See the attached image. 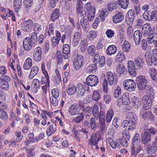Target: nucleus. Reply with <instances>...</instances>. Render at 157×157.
<instances>
[{
  "instance_id": "nucleus-8",
  "label": "nucleus",
  "mask_w": 157,
  "mask_h": 157,
  "mask_svg": "<svg viewBox=\"0 0 157 157\" xmlns=\"http://www.w3.org/2000/svg\"><path fill=\"white\" fill-rule=\"evenodd\" d=\"M139 143H133L130 148V152L131 155H134L136 157L137 155L140 151H143V147L142 146L137 145Z\"/></svg>"
},
{
  "instance_id": "nucleus-41",
  "label": "nucleus",
  "mask_w": 157,
  "mask_h": 157,
  "mask_svg": "<svg viewBox=\"0 0 157 157\" xmlns=\"http://www.w3.org/2000/svg\"><path fill=\"white\" fill-rule=\"evenodd\" d=\"M130 45L127 41H125L122 45V50L124 52L127 53L130 50Z\"/></svg>"
},
{
  "instance_id": "nucleus-27",
  "label": "nucleus",
  "mask_w": 157,
  "mask_h": 157,
  "mask_svg": "<svg viewBox=\"0 0 157 157\" xmlns=\"http://www.w3.org/2000/svg\"><path fill=\"white\" fill-rule=\"evenodd\" d=\"M131 102L133 103V107L136 109H138L141 105V102L139 98L135 96L132 98Z\"/></svg>"
},
{
  "instance_id": "nucleus-39",
  "label": "nucleus",
  "mask_w": 157,
  "mask_h": 157,
  "mask_svg": "<svg viewBox=\"0 0 157 157\" xmlns=\"http://www.w3.org/2000/svg\"><path fill=\"white\" fill-rule=\"evenodd\" d=\"M151 11L150 10L145 11L143 15L144 18L145 20L147 21H152V18L151 16Z\"/></svg>"
},
{
  "instance_id": "nucleus-19",
  "label": "nucleus",
  "mask_w": 157,
  "mask_h": 157,
  "mask_svg": "<svg viewBox=\"0 0 157 157\" xmlns=\"http://www.w3.org/2000/svg\"><path fill=\"white\" fill-rule=\"evenodd\" d=\"M146 147V151L148 154L152 155L157 150V146L153 143L151 145L149 144L147 145Z\"/></svg>"
},
{
  "instance_id": "nucleus-50",
  "label": "nucleus",
  "mask_w": 157,
  "mask_h": 157,
  "mask_svg": "<svg viewBox=\"0 0 157 157\" xmlns=\"http://www.w3.org/2000/svg\"><path fill=\"white\" fill-rule=\"evenodd\" d=\"M95 48L94 46L91 45L88 47L87 49V52L90 55L93 56V54L95 53Z\"/></svg>"
},
{
  "instance_id": "nucleus-17",
  "label": "nucleus",
  "mask_w": 157,
  "mask_h": 157,
  "mask_svg": "<svg viewBox=\"0 0 157 157\" xmlns=\"http://www.w3.org/2000/svg\"><path fill=\"white\" fill-rule=\"evenodd\" d=\"M81 109L75 104L71 105L69 108V113L71 115H75L80 113Z\"/></svg>"
},
{
  "instance_id": "nucleus-55",
  "label": "nucleus",
  "mask_w": 157,
  "mask_h": 157,
  "mask_svg": "<svg viewBox=\"0 0 157 157\" xmlns=\"http://www.w3.org/2000/svg\"><path fill=\"white\" fill-rule=\"evenodd\" d=\"M57 98L54 97L53 96H51L50 98L51 103L53 106H56L58 104V101L56 98Z\"/></svg>"
},
{
  "instance_id": "nucleus-11",
  "label": "nucleus",
  "mask_w": 157,
  "mask_h": 157,
  "mask_svg": "<svg viewBox=\"0 0 157 157\" xmlns=\"http://www.w3.org/2000/svg\"><path fill=\"white\" fill-rule=\"evenodd\" d=\"M148 72L153 82L155 84L157 83V70L151 67L149 69Z\"/></svg>"
},
{
  "instance_id": "nucleus-43",
  "label": "nucleus",
  "mask_w": 157,
  "mask_h": 157,
  "mask_svg": "<svg viewBox=\"0 0 157 157\" xmlns=\"http://www.w3.org/2000/svg\"><path fill=\"white\" fill-rule=\"evenodd\" d=\"M121 88L119 86H117V88H116L114 90L113 94L114 96L116 98H117L118 97H120L121 98Z\"/></svg>"
},
{
  "instance_id": "nucleus-21",
  "label": "nucleus",
  "mask_w": 157,
  "mask_h": 157,
  "mask_svg": "<svg viewBox=\"0 0 157 157\" xmlns=\"http://www.w3.org/2000/svg\"><path fill=\"white\" fill-rule=\"evenodd\" d=\"M154 116L152 113L150 111L144 112L142 115L143 119L146 121H149L153 122L154 120Z\"/></svg>"
},
{
  "instance_id": "nucleus-15",
  "label": "nucleus",
  "mask_w": 157,
  "mask_h": 157,
  "mask_svg": "<svg viewBox=\"0 0 157 157\" xmlns=\"http://www.w3.org/2000/svg\"><path fill=\"white\" fill-rule=\"evenodd\" d=\"M124 18V15L122 12L117 11L116 14L113 16L112 18L114 23H117L122 21Z\"/></svg>"
},
{
  "instance_id": "nucleus-52",
  "label": "nucleus",
  "mask_w": 157,
  "mask_h": 157,
  "mask_svg": "<svg viewBox=\"0 0 157 157\" xmlns=\"http://www.w3.org/2000/svg\"><path fill=\"white\" fill-rule=\"evenodd\" d=\"M34 147L31 148L30 149H27L26 147H24L21 148V150H26L27 153H28L29 155L28 157L33 156L34 155V153L33 152V151L34 150Z\"/></svg>"
},
{
  "instance_id": "nucleus-2",
  "label": "nucleus",
  "mask_w": 157,
  "mask_h": 157,
  "mask_svg": "<svg viewBox=\"0 0 157 157\" xmlns=\"http://www.w3.org/2000/svg\"><path fill=\"white\" fill-rule=\"evenodd\" d=\"M106 78H104L102 82V88L104 92L105 93H107L108 91V84L111 86L113 84V82L115 84L117 83V79L114 78L112 73L109 71L107 73Z\"/></svg>"
},
{
  "instance_id": "nucleus-44",
  "label": "nucleus",
  "mask_w": 157,
  "mask_h": 157,
  "mask_svg": "<svg viewBox=\"0 0 157 157\" xmlns=\"http://www.w3.org/2000/svg\"><path fill=\"white\" fill-rule=\"evenodd\" d=\"M128 93H124L122 96V102L123 104L124 105H128L130 103L129 99L127 96L125 95H128Z\"/></svg>"
},
{
  "instance_id": "nucleus-62",
  "label": "nucleus",
  "mask_w": 157,
  "mask_h": 157,
  "mask_svg": "<svg viewBox=\"0 0 157 157\" xmlns=\"http://www.w3.org/2000/svg\"><path fill=\"white\" fill-rule=\"evenodd\" d=\"M106 34L109 38H111L114 34V32L111 29H108L106 32Z\"/></svg>"
},
{
  "instance_id": "nucleus-49",
  "label": "nucleus",
  "mask_w": 157,
  "mask_h": 157,
  "mask_svg": "<svg viewBox=\"0 0 157 157\" xmlns=\"http://www.w3.org/2000/svg\"><path fill=\"white\" fill-rule=\"evenodd\" d=\"M97 68V67L96 64H91L87 67V71L90 73L96 70Z\"/></svg>"
},
{
  "instance_id": "nucleus-56",
  "label": "nucleus",
  "mask_w": 157,
  "mask_h": 157,
  "mask_svg": "<svg viewBox=\"0 0 157 157\" xmlns=\"http://www.w3.org/2000/svg\"><path fill=\"white\" fill-rule=\"evenodd\" d=\"M56 75L54 77V80L56 83L57 84H59L61 81V78L60 75L59 74V72H56Z\"/></svg>"
},
{
  "instance_id": "nucleus-48",
  "label": "nucleus",
  "mask_w": 157,
  "mask_h": 157,
  "mask_svg": "<svg viewBox=\"0 0 157 157\" xmlns=\"http://www.w3.org/2000/svg\"><path fill=\"white\" fill-rule=\"evenodd\" d=\"M36 33L35 32H33L31 34V38L30 39H29V40L30 42H32L33 44H34L35 45V44H36L37 42V38L36 36Z\"/></svg>"
},
{
  "instance_id": "nucleus-38",
  "label": "nucleus",
  "mask_w": 157,
  "mask_h": 157,
  "mask_svg": "<svg viewBox=\"0 0 157 157\" xmlns=\"http://www.w3.org/2000/svg\"><path fill=\"white\" fill-rule=\"evenodd\" d=\"M56 59L57 64L58 65L61 64L62 62L63 58L61 52L59 51H57L56 55Z\"/></svg>"
},
{
  "instance_id": "nucleus-29",
  "label": "nucleus",
  "mask_w": 157,
  "mask_h": 157,
  "mask_svg": "<svg viewBox=\"0 0 157 157\" xmlns=\"http://www.w3.org/2000/svg\"><path fill=\"white\" fill-rule=\"evenodd\" d=\"M117 51V47L113 45H109L107 48L106 50V54L110 56L112 55L115 54Z\"/></svg>"
},
{
  "instance_id": "nucleus-10",
  "label": "nucleus",
  "mask_w": 157,
  "mask_h": 157,
  "mask_svg": "<svg viewBox=\"0 0 157 157\" xmlns=\"http://www.w3.org/2000/svg\"><path fill=\"white\" fill-rule=\"evenodd\" d=\"M33 57L34 60L36 62L40 61L42 58V51L40 47H37L35 48Z\"/></svg>"
},
{
  "instance_id": "nucleus-60",
  "label": "nucleus",
  "mask_w": 157,
  "mask_h": 157,
  "mask_svg": "<svg viewBox=\"0 0 157 157\" xmlns=\"http://www.w3.org/2000/svg\"><path fill=\"white\" fill-rule=\"evenodd\" d=\"M151 16L152 17V21H157V11L154 10L151 11Z\"/></svg>"
},
{
  "instance_id": "nucleus-46",
  "label": "nucleus",
  "mask_w": 157,
  "mask_h": 157,
  "mask_svg": "<svg viewBox=\"0 0 157 157\" xmlns=\"http://www.w3.org/2000/svg\"><path fill=\"white\" fill-rule=\"evenodd\" d=\"M108 8L109 10L111 12L113 11L117 8L116 4L113 2H111L109 3Z\"/></svg>"
},
{
  "instance_id": "nucleus-22",
  "label": "nucleus",
  "mask_w": 157,
  "mask_h": 157,
  "mask_svg": "<svg viewBox=\"0 0 157 157\" xmlns=\"http://www.w3.org/2000/svg\"><path fill=\"white\" fill-rule=\"evenodd\" d=\"M142 33L140 30L136 31L133 34L134 40L137 45L140 44V40L142 38Z\"/></svg>"
},
{
  "instance_id": "nucleus-61",
  "label": "nucleus",
  "mask_w": 157,
  "mask_h": 157,
  "mask_svg": "<svg viewBox=\"0 0 157 157\" xmlns=\"http://www.w3.org/2000/svg\"><path fill=\"white\" fill-rule=\"evenodd\" d=\"M96 139V134L95 135L91 136L89 140V144L90 145H94L95 141Z\"/></svg>"
},
{
  "instance_id": "nucleus-57",
  "label": "nucleus",
  "mask_w": 157,
  "mask_h": 157,
  "mask_svg": "<svg viewBox=\"0 0 157 157\" xmlns=\"http://www.w3.org/2000/svg\"><path fill=\"white\" fill-rule=\"evenodd\" d=\"M80 23L83 28H87L88 21L86 19L84 18H82L80 20Z\"/></svg>"
},
{
  "instance_id": "nucleus-20",
  "label": "nucleus",
  "mask_w": 157,
  "mask_h": 157,
  "mask_svg": "<svg viewBox=\"0 0 157 157\" xmlns=\"http://www.w3.org/2000/svg\"><path fill=\"white\" fill-rule=\"evenodd\" d=\"M127 120L129 122H132L134 124H137L138 123V120L136 115L132 112H128L126 116Z\"/></svg>"
},
{
  "instance_id": "nucleus-14",
  "label": "nucleus",
  "mask_w": 157,
  "mask_h": 157,
  "mask_svg": "<svg viewBox=\"0 0 157 157\" xmlns=\"http://www.w3.org/2000/svg\"><path fill=\"white\" fill-rule=\"evenodd\" d=\"M128 70L129 74L132 77H135L136 76V68L133 61L129 60L128 62Z\"/></svg>"
},
{
  "instance_id": "nucleus-64",
  "label": "nucleus",
  "mask_w": 157,
  "mask_h": 157,
  "mask_svg": "<svg viewBox=\"0 0 157 157\" xmlns=\"http://www.w3.org/2000/svg\"><path fill=\"white\" fill-rule=\"evenodd\" d=\"M35 27L34 28V31L37 33H38L39 32L41 31L42 30L41 26L37 23H35L34 24Z\"/></svg>"
},
{
  "instance_id": "nucleus-25",
  "label": "nucleus",
  "mask_w": 157,
  "mask_h": 157,
  "mask_svg": "<svg viewBox=\"0 0 157 157\" xmlns=\"http://www.w3.org/2000/svg\"><path fill=\"white\" fill-rule=\"evenodd\" d=\"M144 63V59L141 57H137L134 59V64L139 69L142 68Z\"/></svg>"
},
{
  "instance_id": "nucleus-6",
  "label": "nucleus",
  "mask_w": 157,
  "mask_h": 157,
  "mask_svg": "<svg viewBox=\"0 0 157 157\" xmlns=\"http://www.w3.org/2000/svg\"><path fill=\"white\" fill-rule=\"evenodd\" d=\"M139 11V9H137L136 11L132 9L128 11L125 17V20L127 24L130 25L133 24L135 17L138 14Z\"/></svg>"
},
{
  "instance_id": "nucleus-45",
  "label": "nucleus",
  "mask_w": 157,
  "mask_h": 157,
  "mask_svg": "<svg viewBox=\"0 0 157 157\" xmlns=\"http://www.w3.org/2000/svg\"><path fill=\"white\" fill-rule=\"evenodd\" d=\"M99 108L98 106L96 105H94L92 108V112L93 115L94 117L96 118L98 117L99 114Z\"/></svg>"
},
{
  "instance_id": "nucleus-4",
  "label": "nucleus",
  "mask_w": 157,
  "mask_h": 157,
  "mask_svg": "<svg viewBox=\"0 0 157 157\" xmlns=\"http://www.w3.org/2000/svg\"><path fill=\"white\" fill-rule=\"evenodd\" d=\"M11 80L10 77L6 75L0 78V89L4 91L8 90L10 88L9 82Z\"/></svg>"
},
{
  "instance_id": "nucleus-54",
  "label": "nucleus",
  "mask_w": 157,
  "mask_h": 157,
  "mask_svg": "<svg viewBox=\"0 0 157 157\" xmlns=\"http://www.w3.org/2000/svg\"><path fill=\"white\" fill-rule=\"evenodd\" d=\"M33 3V0H25L24 2L25 7L28 9L32 6Z\"/></svg>"
},
{
  "instance_id": "nucleus-40",
  "label": "nucleus",
  "mask_w": 157,
  "mask_h": 157,
  "mask_svg": "<svg viewBox=\"0 0 157 157\" xmlns=\"http://www.w3.org/2000/svg\"><path fill=\"white\" fill-rule=\"evenodd\" d=\"M113 112L112 109L108 110L106 114V121L108 122H110L113 116Z\"/></svg>"
},
{
  "instance_id": "nucleus-7",
  "label": "nucleus",
  "mask_w": 157,
  "mask_h": 157,
  "mask_svg": "<svg viewBox=\"0 0 157 157\" xmlns=\"http://www.w3.org/2000/svg\"><path fill=\"white\" fill-rule=\"evenodd\" d=\"M136 82L132 79H128L124 81L123 83V86L124 89L129 92H132L134 91L136 88Z\"/></svg>"
},
{
  "instance_id": "nucleus-12",
  "label": "nucleus",
  "mask_w": 157,
  "mask_h": 157,
  "mask_svg": "<svg viewBox=\"0 0 157 157\" xmlns=\"http://www.w3.org/2000/svg\"><path fill=\"white\" fill-rule=\"evenodd\" d=\"M122 124L126 130L130 131H133L136 128L137 124H134L128 121L125 120L123 121Z\"/></svg>"
},
{
  "instance_id": "nucleus-36",
  "label": "nucleus",
  "mask_w": 157,
  "mask_h": 157,
  "mask_svg": "<svg viewBox=\"0 0 157 157\" xmlns=\"http://www.w3.org/2000/svg\"><path fill=\"white\" fill-rule=\"evenodd\" d=\"M90 123L91 128L94 131L96 130L98 126V124L96 123L94 118L92 117L90 119Z\"/></svg>"
},
{
  "instance_id": "nucleus-32",
  "label": "nucleus",
  "mask_w": 157,
  "mask_h": 157,
  "mask_svg": "<svg viewBox=\"0 0 157 157\" xmlns=\"http://www.w3.org/2000/svg\"><path fill=\"white\" fill-rule=\"evenodd\" d=\"M76 13L78 18L80 17L83 18L86 16V13L83 8L76 9Z\"/></svg>"
},
{
  "instance_id": "nucleus-28",
  "label": "nucleus",
  "mask_w": 157,
  "mask_h": 157,
  "mask_svg": "<svg viewBox=\"0 0 157 157\" xmlns=\"http://www.w3.org/2000/svg\"><path fill=\"white\" fill-rule=\"evenodd\" d=\"M32 66V60L30 58H27L23 64V68L25 70L30 69Z\"/></svg>"
},
{
  "instance_id": "nucleus-47",
  "label": "nucleus",
  "mask_w": 157,
  "mask_h": 157,
  "mask_svg": "<svg viewBox=\"0 0 157 157\" xmlns=\"http://www.w3.org/2000/svg\"><path fill=\"white\" fill-rule=\"evenodd\" d=\"M101 98L100 93L98 91H94L93 94V100L96 101H98Z\"/></svg>"
},
{
  "instance_id": "nucleus-51",
  "label": "nucleus",
  "mask_w": 157,
  "mask_h": 157,
  "mask_svg": "<svg viewBox=\"0 0 157 157\" xmlns=\"http://www.w3.org/2000/svg\"><path fill=\"white\" fill-rule=\"evenodd\" d=\"M126 70L124 66L121 64L117 67V71L121 75L123 74Z\"/></svg>"
},
{
  "instance_id": "nucleus-30",
  "label": "nucleus",
  "mask_w": 157,
  "mask_h": 157,
  "mask_svg": "<svg viewBox=\"0 0 157 157\" xmlns=\"http://www.w3.org/2000/svg\"><path fill=\"white\" fill-rule=\"evenodd\" d=\"M88 45L87 39L86 38H83L81 40L80 46L81 47L80 50L82 51H84L86 50L87 48Z\"/></svg>"
},
{
  "instance_id": "nucleus-23",
  "label": "nucleus",
  "mask_w": 157,
  "mask_h": 157,
  "mask_svg": "<svg viewBox=\"0 0 157 157\" xmlns=\"http://www.w3.org/2000/svg\"><path fill=\"white\" fill-rule=\"evenodd\" d=\"M83 59V57L79 56H78L77 59L74 62L75 69L78 71L79 70L82 65Z\"/></svg>"
},
{
  "instance_id": "nucleus-13",
  "label": "nucleus",
  "mask_w": 157,
  "mask_h": 157,
  "mask_svg": "<svg viewBox=\"0 0 157 157\" xmlns=\"http://www.w3.org/2000/svg\"><path fill=\"white\" fill-rule=\"evenodd\" d=\"M23 46L24 49L27 51H29L31 50L33 47L35 46V44L30 42L29 38L26 37L24 40Z\"/></svg>"
},
{
  "instance_id": "nucleus-5",
  "label": "nucleus",
  "mask_w": 157,
  "mask_h": 157,
  "mask_svg": "<svg viewBox=\"0 0 157 157\" xmlns=\"http://www.w3.org/2000/svg\"><path fill=\"white\" fill-rule=\"evenodd\" d=\"M98 83V77L94 75H89L86 79V82H84L85 87H88V86H95Z\"/></svg>"
},
{
  "instance_id": "nucleus-63",
  "label": "nucleus",
  "mask_w": 157,
  "mask_h": 157,
  "mask_svg": "<svg viewBox=\"0 0 157 157\" xmlns=\"http://www.w3.org/2000/svg\"><path fill=\"white\" fill-rule=\"evenodd\" d=\"M94 58V62L96 64L99 62V60L100 59V57L98 52H97L93 54Z\"/></svg>"
},
{
  "instance_id": "nucleus-31",
  "label": "nucleus",
  "mask_w": 157,
  "mask_h": 157,
  "mask_svg": "<svg viewBox=\"0 0 157 157\" xmlns=\"http://www.w3.org/2000/svg\"><path fill=\"white\" fill-rule=\"evenodd\" d=\"M13 6L15 12L18 13L19 10L21 9L22 6L21 0H14Z\"/></svg>"
},
{
  "instance_id": "nucleus-26",
  "label": "nucleus",
  "mask_w": 157,
  "mask_h": 157,
  "mask_svg": "<svg viewBox=\"0 0 157 157\" xmlns=\"http://www.w3.org/2000/svg\"><path fill=\"white\" fill-rule=\"evenodd\" d=\"M70 47L67 44H65L63 46V58L67 59L69 57V54L70 53Z\"/></svg>"
},
{
  "instance_id": "nucleus-24",
  "label": "nucleus",
  "mask_w": 157,
  "mask_h": 157,
  "mask_svg": "<svg viewBox=\"0 0 157 157\" xmlns=\"http://www.w3.org/2000/svg\"><path fill=\"white\" fill-rule=\"evenodd\" d=\"M130 139V136L129 135V132H126L124 134L123 138L120 139V143L122 146L124 147H127L128 145V141Z\"/></svg>"
},
{
  "instance_id": "nucleus-35",
  "label": "nucleus",
  "mask_w": 157,
  "mask_h": 157,
  "mask_svg": "<svg viewBox=\"0 0 157 157\" xmlns=\"http://www.w3.org/2000/svg\"><path fill=\"white\" fill-rule=\"evenodd\" d=\"M117 2L121 8L125 9L128 7L129 0H118Z\"/></svg>"
},
{
  "instance_id": "nucleus-9",
  "label": "nucleus",
  "mask_w": 157,
  "mask_h": 157,
  "mask_svg": "<svg viewBox=\"0 0 157 157\" xmlns=\"http://www.w3.org/2000/svg\"><path fill=\"white\" fill-rule=\"evenodd\" d=\"M33 20L29 19L24 21L21 25L22 29L24 32H29L33 25Z\"/></svg>"
},
{
  "instance_id": "nucleus-53",
  "label": "nucleus",
  "mask_w": 157,
  "mask_h": 157,
  "mask_svg": "<svg viewBox=\"0 0 157 157\" xmlns=\"http://www.w3.org/2000/svg\"><path fill=\"white\" fill-rule=\"evenodd\" d=\"M151 25L149 24H145L143 25L142 29H145V33L147 34L150 31H151L152 28H151Z\"/></svg>"
},
{
  "instance_id": "nucleus-18",
  "label": "nucleus",
  "mask_w": 157,
  "mask_h": 157,
  "mask_svg": "<svg viewBox=\"0 0 157 157\" xmlns=\"http://www.w3.org/2000/svg\"><path fill=\"white\" fill-rule=\"evenodd\" d=\"M151 139V135L147 131H145L141 135V141L143 144H146L150 142Z\"/></svg>"
},
{
  "instance_id": "nucleus-34",
  "label": "nucleus",
  "mask_w": 157,
  "mask_h": 157,
  "mask_svg": "<svg viewBox=\"0 0 157 157\" xmlns=\"http://www.w3.org/2000/svg\"><path fill=\"white\" fill-rule=\"evenodd\" d=\"M67 91L68 94L70 95H72L76 92V86L72 84L69 85Z\"/></svg>"
},
{
  "instance_id": "nucleus-3",
  "label": "nucleus",
  "mask_w": 157,
  "mask_h": 157,
  "mask_svg": "<svg viewBox=\"0 0 157 157\" xmlns=\"http://www.w3.org/2000/svg\"><path fill=\"white\" fill-rule=\"evenodd\" d=\"M84 8L86 10L87 13V18L88 20L92 21L94 18L95 9L94 6L91 5L90 2H88L84 5Z\"/></svg>"
},
{
  "instance_id": "nucleus-1",
  "label": "nucleus",
  "mask_w": 157,
  "mask_h": 157,
  "mask_svg": "<svg viewBox=\"0 0 157 157\" xmlns=\"http://www.w3.org/2000/svg\"><path fill=\"white\" fill-rule=\"evenodd\" d=\"M136 81L138 89L145 92L148 94L142 98V104L152 103L154 98V91L152 86L148 84V80L144 76L139 75L136 78Z\"/></svg>"
},
{
  "instance_id": "nucleus-42",
  "label": "nucleus",
  "mask_w": 157,
  "mask_h": 157,
  "mask_svg": "<svg viewBox=\"0 0 157 157\" xmlns=\"http://www.w3.org/2000/svg\"><path fill=\"white\" fill-rule=\"evenodd\" d=\"M59 11L58 9H55L54 12L52 14L51 16V19L53 21L57 19L59 16Z\"/></svg>"
},
{
  "instance_id": "nucleus-33",
  "label": "nucleus",
  "mask_w": 157,
  "mask_h": 157,
  "mask_svg": "<svg viewBox=\"0 0 157 157\" xmlns=\"http://www.w3.org/2000/svg\"><path fill=\"white\" fill-rule=\"evenodd\" d=\"M145 58L147 64L149 66H151L153 63L152 57L151 54L149 53H146Z\"/></svg>"
},
{
  "instance_id": "nucleus-16",
  "label": "nucleus",
  "mask_w": 157,
  "mask_h": 157,
  "mask_svg": "<svg viewBox=\"0 0 157 157\" xmlns=\"http://www.w3.org/2000/svg\"><path fill=\"white\" fill-rule=\"evenodd\" d=\"M86 91V90L83 87V86L81 83H78L76 86V93L77 94V96L81 97L83 96Z\"/></svg>"
},
{
  "instance_id": "nucleus-59",
  "label": "nucleus",
  "mask_w": 157,
  "mask_h": 157,
  "mask_svg": "<svg viewBox=\"0 0 157 157\" xmlns=\"http://www.w3.org/2000/svg\"><path fill=\"white\" fill-rule=\"evenodd\" d=\"M83 114L82 112H80L79 113V115L75 118V121L76 122L79 123L83 119Z\"/></svg>"
},
{
  "instance_id": "nucleus-58",
  "label": "nucleus",
  "mask_w": 157,
  "mask_h": 157,
  "mask_svg": "<svg viewBox=\"0 0 157 157\" xmlns=\"http://www.w3.org/2000/svg\"><path fill=\"white\" fill-rule=\"evenodd\" d=\"M83 2L81 0H77L76 5V10L83 8Z\"/></svg>"
},
{
  "instance_id": "nucleus-37",
  "label": "nucleus",
  "mask_w": 157,
  "mask_h": 157,
  "mask_svg": "<svg viewBox=\"0 0 157 157\" xmlns=\"http://www.w3.org/2000/svg\"><path fill=\"white\" fill-rule=\"evenodd\" d=\"M81 34L80 33L78 32H75L73 36V42H75V45L77 44H78V42L80 40L81 38Z\"/></svg>"
}]
</instances>
